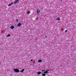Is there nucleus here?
<instances>
[{"label":"nucleus","instance_id":"obj_18","mask_svg":"<svg viewBox=\"0 0 76 76\" xmlns=\"http://www.w3.org/2000/svg\"><path fill=\"white\" fill-rule=\"evenodd\" d=\"M32 60H32V59L31 60V61H32Z\"/></svg>","mask_w":76,"mask_h":76},{"label":"nucleus","instance_id":"obj_4","mask_svg":"<svg viewBox=\"0 0 76 76\" xmlns=\"http://www.w3.org/2000/svg\"><path fill=\"white\" fill-rule=\"evenodd\" d=\"M21 25H22V23H19L18 24V25H17V26H20Z\"/></svg>","mask_w":76,"mask_h":76},{"label":"nucleus","instance_id":"obj_11","mask_svg":"<svg viewBox=\"0 0 76 76\" xmlns=\"http://www.w3.org/2000/svg\"><path fill=\"white\" fill-rule=\"evenodd\" d=\"M10 34H8L7 36V37H10Z\"/></svg>","mask_w":76,"mask_h":76},{"label":"nucleus","instance_id":"obj_6","mask_svg":"<svg viewBox=\"0 0 76 76\" xmlns=\"http://www.w3.org/2000/svg\"><path fill=\"white\" fill-rule=\"evenodd\" d=\"M24 70H25V69H23L22 70H20V72H23Z\"/></svg>","mask_w":76,"mask_h":76},{"label":"nucleus","instance_id":"obj_19","mask_svg":"<svg viewBox=\"0 0 76 76\" xmlns=\"http://www.w3.org/2000/svg\"><path fill=\"white\" fill-rule=\"evenodd\" d=\"M47 36H46V37H45V38H47Z\"/></svg>","mask_w":76,"mask_h":76},{"label":"nucleus","instance_id":"obj_1","mask_svg":"<svg viewBox=\"0 0 76 76\" xmlns=\"http://www.w3.org/2000/svg\"><path fill=\"white\" fill-rule=\"evenodd\" d=\"M15 1L14 2H12L11 3V4H9L8 5V6H11V5H12L13 4H19V0H15ZM14 3V4H13Z\"/></svg>","mask_w":76,"mask_h":76},{"label":"nucleus","instance_id":"obj_17","mask_svg":"<svg viewBox=\"0 0 76 76\" xmlns=\"http://www.w3.org/2000/svg\"><path fill=\"white\" fill-rule=\"evenodd\" d=\"M43 71H45V70H42V71L43 72Z\"/></svg>","mask_w":76,"mask_h":76},{"label":"nucleus","instance_id":"obj_9","mask_svg":"<svg viewBox=\"0 0 76 76\" xmlns=\"http://www.w3.org/2000/svg\"><path fill=\"white\" fill-rule=\"evenodd\" d=\"M41 72H39L37 74L38 75H40V74H41Z\"/></svg>","mask_w":76,"mask_h":76},{"label":"nucleus","instance_id":"obj_16","mask_svg":"<svg viewBox=\"0 0 76 76\" xmlns=\"http://www.w3.org/2000/svg\"><path fill=\"white\" fill-rule=\"evenodd\" d=\"M16 21H17V22H18V19H17Z\"/></svg>","mask_w":76,"mask_h":76},{"label":"nucleus","instance_id":"obj_14","mask_svg":"<svg viewBox=\"0 0 76 76\" xmlns=\"http://www.w3.org/2000/svg\"><path fill=\"white\" fill-rule=\"evenodd\" d=\"M49 69L47 70H46V71H47H47H48H48H49Z\"/></svg>","mask_w":76,"mask_h":76},{"label":"nucleus","instance_id":"obj_3","mask_svg":"<svg viewBox=\"0 0 76 76\" xmlns=\"http://www.w3.org/2000/svg\"><path fill=\"white\" fill-rule=\"evenodd\" d=\"M40 12V10L39 9H37V14H38Z\"/></svg>","mask_w":76,"mask_h":76},{"label":"nucleus","instance_id":"obj_2","mask_svg":"<svg viewBox=\"0 0 76 76\" xmlns=\"http://www.w3.org/2000/svg\"><path fill=\"white\" fill-rule=\"evenodd\" d=\"M14 70L15 71V72H16V73H19V70L18 69H14Z\"/></svg>","mask_w":76,"mask_h":76},{"label":"nucleus","instance_id":"obj_7","mask_svg":"<svg viewBox=\"0 0 76 76\" xmlns=\"http://www.w3.org/2000/svg\"><path fill=\"white\" fill-rule=\"evenodd\" d=\"M38 62H39V63H41V62L42 61V60H39L38 61Z\"/></svg>","mask_w":76,"mask_h":76},{"label":"nucleus","instance_id":"obj_10","mask_svg":"<svg viewBox=\"0 0 76 76\" xmlns=\"http://www.w3.org/2000/svg\"><path fill=\"white\" fill-rule=\"evenodd\" d=\"M47 73H48V72H47V71H45L44 72V73H45V74Z\"/></svg>","mask_w":76,"mask_h":76},{"label":"nucleus","instance_id":"obj_8","mask_svg":"<svg viewBox=\"0 0 76 76\" xmlns=\"http://www.w3.org/2000/svg\"><path fill=\"white\" fill-rule=\"evenodd\" d=\"M56 20H60V18H56Z\"/></svg>","mask_w":76,"mask_h":76},{"label":"nucleus","instance_id":"obj_13","mask_svg":"<svg viewBox=\"0 0 76 76\" xmlns=\"http://www.w3.org/2000/svg\"><path fill=\"white\" fill-rule=\"evenodd\" d=\"M67 32V30H66L65 31V32Z\"/></svg>","mask_w":76,"mask_h":76},{"label":"nucleus","instance_id":"obj_5","mask_svg":"<svg viewBox=\"0 0 76 76\" xmlns=\"http://www.w3.org/2000/svg\"><path fill=\"white\" fill-rule=\"evenodd\" d=\"M10 29H14L15 28V26H14L12 25L10 27Z\"/></svg>","mask_w":76,"mask_h":76},{"label":"nucleus","instance_id":"obj_15","mask_svg":"<svg viewBox=\"0 0 76 76\" xmlns=\"http://www.w3.org/2000/svg\"><path fill=\"white\" fill-rule=\"evenodd\" d=\"M27 13H28V14H29L30 13V12H29Z\"/></svg>","mask_w":76,"mask_h":76},{"label":"nucleus","instance_id":"obj_12","mask_svg":"<svg viewBox=\"0 0 76 76\" xmlns=\"http://www.w3.org/2000/svg\"><path fill=\"white\" fill-rule=\"evenodd\" d=\"M45 74H42V76H45Z\"/></svg>","mask_w":76,"mask_h":76}]
</instances>
